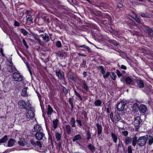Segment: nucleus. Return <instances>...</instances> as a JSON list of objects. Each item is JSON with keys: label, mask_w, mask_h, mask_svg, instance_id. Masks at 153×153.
<instances>
[{"label": "nucleus", "mask_w": 153, "mask_h": 153, "mask_svg": "<svg viewBox=\"0 0 153 153\" xmlns=\"http://www.w3.org/2000/svg\"><path fill=\"white\" fill-rule=\"evenodd\" d=\"M18 105L19 108L26 110L31 109V105L29 103H26L23 100H21L18 102Z\"/></svg>", "instance_id": "obj_1"}, {"label": "nucleus", "mask_w": 153, "mask_h": 153, "mask_svg": "<svg viewBox=\"0 0 153 153\" xmlns=\"http://www.w3.org/2000/svg\"><path fill=\"white\" fill-rule=\"evenodd\" d=\"M147 139V137L145 136L140 137L138 139L137 144L140 147L146 145Z\"/></svg>", "instance_id": "obj_2"}, {"label": "nucleus", "mask_w": 153, "mask_h": 153, "mask_svg": "<svg viewBox=\"0 0 153 153\" xmlns=\"http://www.w3.org/2000/svg\"><path fill=\"white\" fill-rule=\"evenodd\" d=\"M13 77L15 81L20 82L22 81L23 76L21 75L20 73L14 72L13 74Z\"/></svg>", "instance_id": "obj_3"}, {"label": "nucleus", "mask_w": 153, "mask_h": 153, "mask_svg": "<svg viewBox=\"0 0 153 153\" xmlns=\"http://www.w3.org/2000/svg\"><path fill=\"white\" fill-rule=\"evenodd\" d=\"M125 104L126 103L123 101L118 103L117 106V110L119 111H123L124 108Z\"/></svg>", "instance_id": "obj_4"}, {"label": "nucleus", "mask_w": 153, "mask_h": 153, "mask_svg": "<svg viewBox=\"0 0 153 153\" xmlns=\"http://www.w3.org/2000/svg\"><path fill=\"white\" fill-rule=\"evenodd\" d=\"M28 111L26 113V116L27 118V120L32 119L34 116V114L32 111V108L27 110Z\"/></svg>", "instance_id": "obj_5"}, {"label": "nucleus", "mask_w": 153, "mask_h": 153, "mask_svg": "<svg viewBox=\"0 0 153 153\" xmlns=\"http://www.w3.org/2000/svg\"><path fill=\"white\" fill-rule=\"evenodd\" d=\"M30 143L35 147L38 146L40 149H41L42 147V144L40 141H36L35 140L32 139L30 140Z\"/></svg>", "instance_id": "obj_6"}, {"label": "nucleus", "mask_w": 153, "mask_h": 153, "mask_svg": "<svg viewBox=\"0 0 153 153\" xmlns=\"http://www.w3.org/2000/svg\"><path fill=\"white\" fill-rule=\"evenodd\" d=\"M138 109L139 112L143 114L146 112L147 110V108L145 105L141 104L138 107Z\"/></svg>", "instance_id": "obj_7"}, {"label": "nucleus", "mask_w": 153, "mask_h": 153, "mask_svg": "<svg viewBox=\"0 0 153 153\" xmlns=\"http://www.w3.org/2000/svg\"><path fill=\"white\" fill-rule=\"evenodd\" d=\"M44 136V134L42 132V131H40L39 133H36L35 135L36 139L39 140H42Z\"/></svg>", "instance_id": "obj_8"}, {"label": "nucleus", "mask_w": 153, "mask_h": 153, "mask_svg": "<svg viewBox=\"0 0 153 153\" xmlns=\"http://www.w3.org/2000/svg\"><path fill=\"white\" fill-rule=\"evenodd\" d=\"M142 122V120L140 116H137L134 121V123L136 126H138Z\"/></svg>", "instance_id": "obj_9"}, {"label": "nucleus", "mask_w": 153, "mask_h": 153, "mask_svg": "<svg viewBox=\"0 0 153 153\" xmlns=\"http://www.w3.org/2000/svg\"><path fill=\"white\" fill-rule=\"evenodd\" d=\"M125 81L127 84L133 85L134 83V79L131 77H128L126 78Z\"/></svg>", "instance_id": "obj_10"}, {"label": "nucleus", "mask_w": 153, "mask_h": 153, "mask_svg": "<svg viewBox=\"0 0 153 153\" xmlns=\"http://www.w3.org/2000/svg\"><path fill=\"white\" fill-rule=\"evenodd\" d=\"M33 130L36 133H39L40 131H42V129L41 126L39 125H36L33 128Z\"/></svg>", "instance_id": "obj_11"}, {"label": "nucleus", "mask_w": 153, "mask_h": 153, "mask_svg": "<svg viewBox=\"0 0 153 153\" xmlns=\"http://www.w3.org/2000/svg\"><path fill=\"white\" fill-rule=\"evenodd\" d=\"M96 126L97 130V137H98V136H99L100 134H102V126L99 123H97L96 124Z\"/></svg>", "instance_id": "obj_12"}, {"label": "nucleus", "mask_w": 153, "mask_h": 153, "mask_svg": "<svg viewBox=\"0 0 153 153\" xmlns=\"http://www.w3.org/2000/svg\"><path fill=\"white\" fill-rule=\"evenodd\" d=\"M54 112V110L51 106L50 105H48L47 109V114L49 116H50Z\"/></svg>", "instance_id": "obj_13"}, {"label": "nucleus", "mask_w": 153, "mask_h": 153, "mask_svg": "<svg viewBox=\"0 0 153 153\" xmlns=\"http://www.w3.org/2000/svg\"><path fill=\"white\" fill-rule=\"evenodd\" d=\"M33 38L36 40H37L39 42V45L41 46L44 45V43L43 42L41 41V40L39 39V36L37 34H34L33 35Z\"/></svg>", "instance_id": "obj_14"}, {"label": "nucleus", "mask_w": 153, "mask_h": 153, "mask_svg": "<svg viewBox=\"0 0 153 153\" xmlns=\"http://www.w3.org/2000/svg\"><path fill=\"white\" fill-rule=\"evenodd\" d=\"M56 53L58 56L62 57H63L64 56L66 55V53L62 50L58 51L57 53Z\"/></svg>", "instance_id": "obj_15"}, {"label": "nucleus", "mask_w": 153, "mask_h": 153, "mask_svg": "<svg viewBox=\"0 0 153 153\" xmlns=\"http://www.w3.org/2000/svg\"><path fill=\"white\" fill-rule=\"evenodd\" d=\"M16 142V141L13 139L11 138L9 140L7 143V146L9 147L13 146Z\"/></svg>", "instance_id": "obj_16"}, {"label": "nucleus", "mask_w": 153, "mask_h": 153, "mask_svg": "<svg viewBox=\"0 0 153 153\" xmlns=\"http://www.w3.org/2000/svg\"><path fill=\"white\" fill-rule=\"evenodd\" d=\"M7 71L10 73L16 70V68L14 66L11 65H9L7 67Z\"/></svg>", "instance_id": "obj_17"}, {"label": "nucleus", "mask_w": 153, "mask_h": 153, "mask_svg": "<svg viewBox=\"0 0 153 153\" xmlns=\"http://www.w3.org/2000/svg\"><path fill=\"white\" fill-rule=\"evenodd\" d=\"M41 36V37L43 38V40L45 42H47L50 40L49 36L47 33H45V35L42 34Z\"/></svg>", "instance_id": "obj_18"}, {"label": "nucleus", "mask_w": 153, "mask_h": 153, "mask_svg": "<svg viewBox=\"0 0 153 153\" xmlns=\"http://www.w3.org/2000/svg\"><path fill=\"white\" fill-rule=\"evenodd\" d=\"M58 124V120L56 119L53 121V124L52 125L53 127L52 128V130H54L57 127Z\"/></svg>", "instance_id": "obj_19"}, {"label": "nucleus", "mask_w": 153, "mask_h": 153, "mask_svg": "<svg viewBox=\"0 0 153 153\" xmlns=\"http://www.w3.org/2000/svg\"><path fill=\"white\" fill-rule=\"evenodd\" d=\"M137 83L138 86L140 88H143L144 87V83L143 80L140 79L137 80Z\"/></svg>", "instance_id": "obj_20"}, {"label": "nucleus", "mask_w": 153, "mask_h": 153, "mask_svg": "<svg viewBox=\"0 0 153 153\" xmlns=\"http://www.w3.org/2000/svg\"><path fill=\"white\" fill-rule=\"evenodd\" d=\"M111 138L113 141L116 143L117 142L118 137L116 134L113 132H112L111 134Z\"/></svg>", "instance_id": "obj_21"}, {"label": "nucleus", "mask_w": 153, "mask_h": 153, "mask_svg": "<svg viewBox=\"0 0 153 153\" xmlns=\"http://www.w3.org/2000/svg\"><path fill=\"white\" fill-rule=\"evenodd\" d=\"M19 144L22 146H25L26 144V142L23 138H21L18 142Z\"/></svg>", "instance_id": "obj_22"}, {"label": "nucleus", "mask_w": 153, "mask_h": 153, "mask_svg": "<svg viewBox=\"0 0 153 153\" xmlns=\"http://www.w3.org/2000/svg\"><path fill=\"white\" fill-rule=\"evenodd\" d=\"M97 68L100 71L102 74H104L105 73V68L102 66H99Z\"/></svg>", "instance_id": "obj_23"}, {"label": "nucleus", "mask_w": 153, "mask_h": 153, "mask_svg": "<svg viewBox=\"0 0 153 153\" xmlns=\"http://www.w3.org/2000/svg\"><path fill=\"white\" fill-rule=\"evenodd\" d=\"M147 139L148 140V143L149 145H152L153 143V136L146 135Z\"/></svg>", "instance_id": "obj_24"}, {"label": "nucleus", "mask_w": 153, "mask_h": 153, "mask_svg": "<svg viewBox=\"0 0 153 153\" xmlns=\"http://www.w3.org/2000/svg\"><path fill=\"white\" fill-rule=\"evenodd\" d=\"M65 129L68 135L70 134L71 132V126L68 124L65 126Z\"/></svg>", "instance_id": "obj_25"}, {"label": "nucleus", "mask_w": 153, "mask_h": 153, "mask_svg": "<svg viewBox=\"0 0 153 153\" xmlns=\"http://www.w3.org/2000/svg\"><path fill=\"white\" fill-rule=\"evenodd\" d=\"M28 88L25 87L22 90V95L23 97H26L28 95L27 91Z\"/></svg>", "instance_id": "obj_26"}, {"label": "nucleus", "mask_w": 153, "mask_h": 153, "mask_svg": "<svg viewBox=\"0 0 153 153\" xmlns=\"http://www.w3.org/2000/svg\"><path fill=\"white\" fill-rule=\"evenodd\" d=\"M81 136L79 134H78L75 135L73 139V141L75 142L77 140H79L81 139Z\"/></svg>", "instance_id": "obj_27"}, {"label": "nucleus", "mask_w": 153, "mask_h": 153, "mask_svg": "<svg viewBox=\"0 0 153 153\" xmlns=\"http://www.w3.org/2000/svg\"><path fill=\"white\" fill-rule=\"evenodd\" d=\"M56 75L58 76L59 79H62V75L60 70H56Z\"/></svg>", "instance_id": "obj_28"}, {"label": "nucleus", "mask_w": 153, "mask_h": 153, "mask_svg": "<svg viewBox=\"0 0 153 153\" xmlns=\"http://www.w3.org/2000/svg\"><path fill=\"white\" fill-rule=\"evenodd\" d=\"M8 140L7 135H5L1 139H0V143H3L6 142Z\"/></svg>", "instance_id": "obj_29"}, {"label": "nucleus", "mask_w": 153, "mask_h": 153, "mask_svg": "<svg viewBox=\"0 0 153 153\" xmlns=\"http://www.w3.org/2000/svg\"><path fill=\"white\" fill-rule=\"evenodd\" d=\"M94 104L95 106L96 107L101 106L102 104V101L100 100H97L95 101Z\"/></svg>", "instance_id": "obj_30"}, {"label": "nucleus", "mask_w": 153, "mask_h": 153, "mask_svg": "<svg viewBox=\"0 0 153 153\" xmlns=\"http://www.w3.org/2000/svg\"><path fill=\"white\" fill-rule=\"evenodd\" d=\"M137 137L136 136H135L132 138V145L134 146L136 145L137 143Z\"/></svg>", "instance_id": "obj_31"}, {"label": "nucleus", "mask_w": 153, "mask_h": 153, "mask_svg": "<svg viewBox=\"0 0 153 153\" xmlns=\"http://www.w3.org/2000/svg\"><path fill=\"white\" fill-rule=\"evenodd\" d=\"M55 136L56 139L57 141L58 142L60 140L61 134L60 133L58 132H56L55 133Z\"/></svg>", "instance_id": "obj_32"}, {"label": "nucleus", "mask_w": 153, "mask_h": 153, "mask_svg": "<svg viewBox=\"0 0 153 153\" xmlns=\"http://www.w3.org/2000/svg\"><path fill=\"white\" fill-rule=\"evenodd\" d=\"M70 123L72 127H75L76 126L75 120L74 118L71 117V119Z\"/></svg>", "instance_id": "obj_33"}, {"label": "nucleus", "mask_w": 153, "mask_h": 153, "mask_svg": "<svg viewBox=\"0 0 153 153\" xmlns=\"http://www.w3.org/2000/svg\"><path fill=\"white\" fill-rule=\"evenodd\" d=\"M88 147L89 149L91 152H93L95 151V149L94 147L93 146H92L91 144H90L88 145Z\"/></svg>", "instance_id": "obj_34"}, {"label": "nucleus", "mask_w": 153, "mask_h": 153, "mask_svg": "<svg viewBox=\"0 0 153 153\" xmlns=\"http://www.w3.org/2000/svg\"><path fill=\"white\" fill-rule=\"evenodd\" d=\"M125 143L126 145L131 143L132 139L131 138L127 137L125 139Z\"/></svg>", "instance_id": "obj_35"}, {"label": "nucleus", "mask_w": 153, "mask_h": 153, "mask_svg": "<svg viewBox=\"0 0 153 153\" xmlns=\"http://www.w3.org/2000/svg\"><path fill=\"white\" fill-rule=\"evenodd\" d=\"M82 88L85 89L86 91H88V90L89 88L87 84L86 83L85 81H83V83Z\"/></svg>", "instance_id": "obj_36"}, {"label": "nucleus", "mask_w": 153, "mask_h": 153, "mask_svg": "<svg viewBox=\"0 0 153 153\" xmlns=\"http://www.w3.org/2000/svg\"><path fill=\"white\" fill-rule=\"evenodd\" d=\"M77 47L78 48H84L87 49L89 52L90 51V48L87 46H86L85 45H77Z\"/></svg>", "instance_id": "obj_37"}, {"label": "nucleus", "mask_w": 153, "mask_h": 153, "mask_svg": "<svg viewBox=\"0 0 153 153\" xmlns=\"http://www.w3.org/2000/svg\"><path fill=\"white\" fill-rule=\"evenodd\" d=\"M74 92L75 94L78 98L80 100H82V99L79 93L77 92L75 90L74 91Z\"/></svg>", "instance_id": "obj_38"}, {"label": "nucleus", "mask_w": 153, "mask_h": 153, "mask_svg": "<svg viewBox=\"0 0 153 153\" xmlns=\"http://www.w3.org/2000/svg\"><path fill=\"white\" fill-rule=\"evenodd\" d=\"M20 31L24 35L26 36L28 34V32L24 29L21 28Z\"/></svg>", "instance_id": "obj_39"}, {"label": "nucleus", "mask_w": 153, "mask_h": 153, "mask_svg": "<svg viewBox=\"0 0 153 153\" xmlns=\"http://www.w3.org/2000/svg\"><path fill=\"white\" fill-rule=\"evenodd\" d=\"M145 27L146 30L148 31V32L149 33V34L150 35L152 34L153 31L149 27L147 26H146Z\"/></svg>", "instance_id": "obj_40"}, {"label": "nucleus", "mask_w": 153, "mask_h": 153, "mask_svg": "<svg viewBox=\"0 0 153 153\" xmlns=\"http://www.w3.org/2000/svg\"><path fill=\"white\" fill-rule=\"evenodd\" d=\"M111 78L112 79L115 80L116 79L117 76L114 72H111V74L110 75Z\"/></svg>", "instance_id": "obj_41"}, {"label": "nucleus", "mask_w": 153, "mask_h": 153, "mask_svg": "<svg viewBox=\"0 0 153 153\" xmlns=\"http://www.w3.org/2000/svg\"><path fill=\"white\" fill-rule=\"evenodd\" d=\"M108 42L110 43L113 44L116 46H117L118 45L117 43L115 41L112 40H109Z\"/></svg>", "instance_id": "obj_42"}, {"label": "nucleus", "mask_w": 153, "mask_h": 153, "mask_svg": "<svg viewBox=\"0 0 153 153\" xmlns=\"http://www.w3.org/2000/svg\"><path fill=\"white\" fill-rule=\"evenodd\" d=\"M56 45L58 48H60L62 47V44L60 41H57L56 42Z\"/></svg>", "instance_id": "obj_43"}, {"label": "nucleus", "mask_w": 153, "mask_h": 153, "mask_svg": "<svg viewBox=\"0 0 153 153\" xmlns=\"http://www.w3.org/2000/svg\"><path fill=\"white\" fill-rule=\"evenodd\" d=\"M110 74L109 72H107L105 74H104L103 75V77L104 79H105L107 78L110 75Z\"/></svg>", "instance_id": "obj_44"}, {"label": "nucleus", "mask_w": 153, "mask_h": 153, "mask_svg": "<svg viewBox=\"0 0 153 153\" xmlns=\"http://www.w3.org/2000/svg\"><path fill=\"white\" fill-rule=\"evenodd\" d=\"M87 139L88 140H89L91 138V134L90 132L89 131H88L87 132Z\"/></svg>", "instance_id": "obj_45"}, {"label": "nucleus", "mask_w": 153, "mask_h": 153, "mask_svg": "<svg viewBox=\"0 0 153 153\" xmlns=\"http://www.w3.org/2000/svg\"><path fill=\"white\" fill-rule=\"evenodd\" d=\"M59 142L57 144V146L59 149H60L62 147V141L61 140L59 141Z\"/></svg>", "instance_id": "obj_46"}, {"label": "nucleus", "mask_w": 153, "mask_h": 153, "mask_svg": "<svg viewBox=\"0 0 153 153\" xmlns=\"http://www.w3.org/2000/svg\"><path fill=\"white\" fill-rule=\"evenodd\" d=\"M134 19L136 21L137 23H140V21L139 19L136 16H135Z\"/></svg>", "instance_id": "obj_47"}, {"label": "nucleus", "mask_w": 153, "mask_h": 153, "mask_svg": "<svg viewBox=\"0 0 153 153\" xmlns=\"http://www.w3.org/2000/svg\"><path fill=\"white\" fill-rule=\"evenodd\" d=\"M76 121L77 123H78L79 125V127H81L82 126V124L81 123V120L79 119H77Z\"/></svg>", "instance_id": "obj_48"}, {"label": "nucleus", "mask_w": 153, "mask_h": 153, "mask_svg": "<svg viewBox=\"0 0 153 153\" xmlns=\"http://www.w3.org/2000/svg\"><path fill=\"white\" fill-rule=\"evenodd\" d=\"M23 43L24 45L25 46L26 48H28V45L25 39H23L22 40Z\"/></svg>", "instance_id": "obj_49"}, {"label": "nucleus", "mask_w": 153, "mask_h": 153, "mask_svg": "<svg viewBox=\"0 0 153 153\" xmlns=\"http://www.w3.org/2000/svg\"><path fill=\"white\" fill-rule=\"evenodd\" d=\"M69 102L71 106V108L72 109H73L74 108L73 107V103L71 101V98H70L69 100Z\"/></svg>", "instance_id": "obj_50"}, {"label": "nucleus", "mask_w": 153, "mask_h": 153, "mask_svg": "<svg viewBox=\"0 0 153 153\" xmlns=\"http://www.w3.org/2000/svg\"><path fill=\"white\" fill-rule=\"evenodd\" d=\"M128 153H132V148L131 146H129L128 148Z\"/></svg>", "instance_id": "obj_51"}, {"label": "nucleus", "mask_w": 153, "mask_h": 153, "mask_svg": "<svg viewBox=\"0 0 153 153\" xmlns=\"http://www.w3.org/2000/svg\"><path fill=\"white\" fill-rule=\"evenodd\" d=\"M116 73L118 77H120L122 76V74L120 73V71L118 70H116Z\"/></svg>", "instance_id": "obj_52"}, {"label": "nucleus", "mask_w": 153, "mask_h": 153, "mask_svg": "<svg viewBox=\"0 0 153 153\" xmlns=\"http://www.w3.org/2000/svg\"><path fill=\"white\" fill-rule=\"evenodd\" d=\"M63 92L66 95L68 94V90L65 87H63Z\"/></svg>", "instance_id": "obj_53"}, {"label": "nucleus", "mask_w": 153, "mask_h": 153, "mask_svg": "<svg viewBox=\"0 0 153 153\" xmlns=\"http://www.w3.org/2000/svg\"><path fill=\"white\" fill-rule=\"evenodd\" d=\"M32 20L33 19L31 16H30V17H28L27 18V22L32 21Z\"/></svg>", "instance_id": "obj_54"}, {"label": "nucleus", "mask_w": 153, "mask_h": 153, "mask_svg": "<svg viewBox=\"0 0 153 153\" xmlns=\"http://www.w3.org/2000/svg\"><path fill=\"white\" fill-rule=\"evenodd\" d=\"M14 25L15 26H20V23L18 22L16 20L14 21Z\"/></svg>", "instance_id": "obj_55"}, {"label": "nucleus", "mask_w": 153, "mask_h": 153, "mask_svg": "<svg viewBox=\"0 0 153 153\" xmlns=\"http://www.w3.org/2000/svg\"><path fill=\"white\" fill-rule=\"evenodd\" d=\"M140 16L143 17L148 18V17L147 15L143 13H141L140 14Z\"/></svg>", "instance_id": "obj_56"}, {"label": "nucleus", "mask_w": 153, "mask_h": 153, "mask_svg": "<svg viewBox=\"0 0 153 153\" xmlns=\"http://www.w3.org/2000/svg\"><path fill=\"white\" fill-rule=\"evenodd\" d=\"M123 134L125 136H126L128 134V132L127 131H124L122 132Z\"/></svg>", "instance_id": "obj_57"}, {"label": "nucleus", "mask_w": 153, "mask_h": 153, "mask_svg": "<svg viewBox=\"0 0 153 153\" xmlns=\"http://www.w3.org/2000/svg\"><path fill=\"white\" fill-rule=\"evenodd\" d=\"M26 64H27V68H28V69L29 70V71L30 72V74H32V73H31V70H30V66H29V65L27 63Z\"/></svg>", "instance_id": "obj_58"}, {"label": "nucleus", "mask_w": 153, "mask_h": 153, "mask_svg": "<svg viewBox=\"0 0 153 153\" xmlns=\"http://www.w3.org/2000/svg\"><path fill=\"white\" fill-rule=\"evenodd\" d=\"M121 68L124 70H126L127 69L126 67L123 65H121Z\"/></svg>", "instance_id": "obj_59"}, {"label": "nucleus", "mask_w": 153, "mask_h": 153, "mask_svg": "<svg viewBox=\"0 0 153 153\" xmlns=\"http://www.w3.org/2000/svg\"><path fill=\"white\" fill-rule=\"evenodd\" d=\"M25 13L27 15H28V16H30V12L29 10H27L26 11Z\"/></svg>", "instance_id": "obj_60"}, {"label": "nucleus", "mask_w": 153, "mask_h": 153, "mask_svg": "<svg viewBox=\"0 0 153 153\" xmlns=\"http://www.w3.org/2000/svg\"><path fill=\"white\" fill-rule=\"evenodd\" d=\"M0 52V53H1V54H2V56H3L4 57L5 56V55L3 53V49L2 48H1V49Z\"/></svg>", "instance_id": "obj_61"}, {"label": "nucleus", "mask_w": 153, "mask_h": 153, "mask_svg": "<svg viewBox=\"0 0 153 153\" xmlns=\"http://www.w3.org/2000/svg\"><path fill=\"white\" fill-rule=\"evenodd\" d=\"M86 61L85 60H83V61L82 62V65L83 66H85V64H86Z\"/></svg>", "instance_id": "obj_62"}, {"label": "nucleus", "mask_w": 153, "mask_h": 153, "mask_svg": "<svg viewBox=\"0 0 153 153\" xmlns=\"http://www.w3.org/2000/svg\"><path fill=\"white\" fill-rule=\"evenodd\" d=\"M117 7L118 8H121L123 7V5L120 3H119L117 5Z\"/></svg>", "instance_id": "obj_63"}, {"label": "nucleus", "mask_w": 153, "mask_h": 153, "mask_svg": "<svg viewBox=\"0 0 153 153\" xmlns=\"http://www.w3.org/2000/svg\"><path fill=\"white\" fill-rule=\"evenodd\" d=\"M110 118L111 120H112L114 118H113V114L112 113H111L110 114Z\"/></svg>", "instance_id": "obj_64"}]
</instances>
